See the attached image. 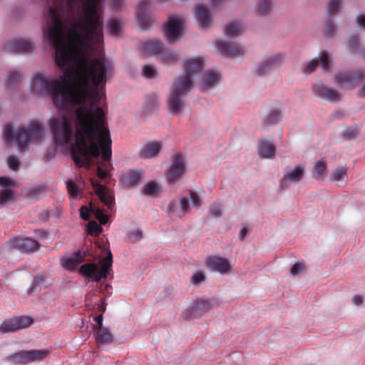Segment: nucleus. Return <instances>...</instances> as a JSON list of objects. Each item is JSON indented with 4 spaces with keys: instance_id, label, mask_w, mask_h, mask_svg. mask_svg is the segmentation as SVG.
<instances>
[{
    "instance_id": "19",
    "label": "nucleus",
    "mask_w": 365,
    "mask_h": 365,
    "mask_svg": "<svg viewBox=\"0 0 365 365\" xmlns=\"http://www.w3.org/2000/svg\"><path fill=\"white\" fill-rule=\"evenodd\" d=\"M13 181L8 177H0V185L4 187L0 191V207L4 205L6 202L11 200L14 197V192L10 189Z\"/></svg>"
},
{
    "instance_id": "42",
    "label": "nucleus",
    "mask_w": 365,
    "mask_h": 365,
    "mask_svg": "<svg viewBox=\"0 0 365 365\" xmlns=\"http://www.w3.org/2000/svg\"><path fill=\"white\" fill-rule=\"evenodd\" d=\"M87 228L91 235H98L102 231V227L95 221L89 222Z\"/></svg>"
},
{
    "instance_id": "57",
    "label": "nucleus",
    "mask_w": 365,
    "mask_h": 365,
    "mask_svg": "<svg viewBox=\"0 0 365 365\" xmlns=\"http://www.w3.org/2000/svg\"><path fill=\"white\" fill-rule=\"evenodd\" d=\"M358 24L365 29V14H361L357 17Z\"/></svg>"
},
{
    "instance_id": "49",
    "label": "nucleus",
    "mask_w": 365,
    "mask_h": 365,
    "mask_svg": "<svg viewBox=\"0 0 365 365\" xmlns=\"http://www.w3.org/2000/svg\"><path fill=\"white\" fill-rule=\"evenodd\" d=\"M305 265L302 262H296L291 268L290 273L292 275H297L300 271L304 270Z\"/></svg>"
},
{
    "instance_id": "30",
    "label": "nucleus",
    "mask_w": 365,
    "mask_h": 365,
    "mask_svg": "<svg viewBox=\"0 0 365 365\" xmlns=\"http://www.w3.org/2000/svg\"><path fill=\"white\" fill-rule=\"evenodd\" d=\"M220 75L214 71H209L203 74V88H208L213 86L219 80Z\"/></svg>"
},
{
    "instance_id": "58",
    "label": "nucleus",
    "mask_w": 365,
    "mask_h": 365,
    "mask_svg": "<svg viewBox=\"0 0 365 365\" xmlns=\"http://www.w3.org/2000/svg\"><path fill=\"white\" fill-rule=\"evenodd\" d=\"M353 302L356 305H360L363 302V297L359 295H355L353 298Z\"/></svg>"
},
{
    "instance_id": "35",
    "label": "nucleus",
    "mask_w": 365,
    "mask_h": 365,
    "mask_svg": "<svg viewBox=\"0 0 365 365\" xmlns=\"http://www.w3.org/2000/svg\"><path fill=\"white\" fill-rule=\"evenodd\" d=\"M159 185L155 182H149L143 188V193L148 196H153L159 190Z\"/></svg>"
},
{
    "instance_id": "47",
    "label": "nucleus",
    "mask_w": 365,
    "mask_h": 365,
    "mask_svg": "<svg viewBox=\"0 0 365 365\" xmlns=\"http://www.w3.org/2000/svg\"><path fill=\"white\" fill-rule=\"evenodd\" d=\"M7 163L9 167L12 170H16L19 167V161L14 156H9L7 159Z\"/></svg>"
},
{
    "instance_id": "27",
    "label": "nucleus",
    "mask_w": 365,
    "mask_h": 365,
    "mask_svg": "<svg viewBox=\"0 0 365 365\" xmlns=\"http://www.w3.org/2000/svg\"><path fill=\"white\" fill-rule=\"evenodd\" d=\"M163 44L158 40H153L143 43L142 51L148 55H158L163 51Z\"/></svg>"
},
{
    "instance_id": "55",
    "label": "nucleus",
    "mask_w": 365,
    "mask_h": 365,
    "mask_svg": "<svg viewBox=\"0 0 365 365\" xmlns=\"http://www.w3.org/2000/svg\"><path fill=\"white\" fill-rule=\"evenodd\" d=\"M158 98L155 95H150L148 97L147 103L149 105L150 108H153L157 105Z\"/></svg>"
},
{
    "instance_id": "48",
    "label": "nucleus",
    "mask_w": 365,
    "mask_h": 365,
    "mask_svg": "<svg viewBox=\"0 0 365 365\" xmlns=\"http://www.w3.org/2000/svg\"><path fill=\"white\" fill-rule=\"evenodd\" d=\"M190 198L192 202V204L194 207H199L201 205V200L197 195V194L195 192L190 191Z\"/></svg>"
},
{
    "instance_id": "24",
    "label": "nucleus",
    "mask_w": 365,
    "mask_h": 365,
    "mask_svg": "<svg viewBox=\"0 0 365 365\" xmlns=\"http://www.w3.org/2000/svg\"><path fill=\"white\" fill-rule=\"evenodd\" d=\"M15 246L26 252H32L37 250L40 246L39 243L30 237L19 238L14 240Z\"/></svg>"
},
{
    "instance_id": "54",
    "label": "nucleus",
    "mask_w": 365,
    "mask_h": 365,
    "mask_svg": "<svg viewBox=\"0 0 365 365\" xmlns=\"http://www.w3.org/2000/svg\"><path fill=\"white\" fill-rule=\"evenodd\" d=\"M80 216L83 220H88L89 217V210L86 206H82L80 208Z\"/></svg>"
},
{
    "instance_id": "56",
    "label": "nucleus",
    "mask_w": 365,
    "mask_h": 365,
    "mask_svg": "<svg viewBox=\"0 0 365 365\" xmlns=\"http://www.w3.org/2000/svg\"><path fill=\"white\" fill-rule=\"evenodd\" d=\"M180 207L183 212L185 213L189 210V202L186 197H182L180 200Z\"/></svg>"
},
{
    "instance_id": "10",
    "label": "nucleus",
    "mask_w": 365,
    "mask_h": 365,
    "mask_svg": "<svg viewBox=\"0 0 365 365\" xmlns=\"http://www.w3.org/2000/svg\"><path fill=\"white\" fill-rule=\"evenodd\" d=\"M149 6V0H142L137 9V19L143 30H147L151 26V18L148 14Z\"/></svg>"
},
{
    "instance_id": "25",
    "label": "nucleus",
    "mask_w": 365,
    "mask_h": 365,
    "mask_svg": "<svg viewBox=\"0 0 365 365\" xmlns=\"http://www.w3.org/2000/svg\"><path fill=\"white\" fill-rule=\"evenodd\" d=\"M195 16L199 26L205 29L207 28L210 23L211 19L209 15L208 9L203 4L197 5L195 7Z\"/></svg>"
},
{
    "instance_id": "59",
    "label": "nucleus",
    "mask_w": 365,
    "mask_h": 365,
    "mask_svg": "<svg viewBox=\"0 0 365 365\" xmlns=\"http://www.w3.org/2000/svg\"><path fill=\"white\" fill-rule=\"evenodd\" d=\"M94 320L98 323V326H96V327H103V314L96 317Z\"/></svg>"
},
{
    "instance_id": "21",
    "label": "nucleus",
    "mask_w": 365,
    "mask_h": 365,
    "mask_svg": "<svg viewBox=\"0 0 365 365\" xmlns=\"http://www.w3.org/2000/svg\"><path fill=\"white\" fill-rule=\"evenodd\" d=\"M162 143L150 141L143 145L139 152V156L143 158H151L156 156L162 148Z\"/></svg>"
},
{
    "instance_id": "31",
    "label": "nucleus",
    "mask_w": 365,
    "mask_h": 365,
    "mask_svg": "<svg viewBox=\"0 0 365 365\" xmlns=\"http://www.w3.org/2000/svg\"><path fill=\"white\" fill-rule=\"evenodd\" d=\"M315 178L318 180H323L327 174V160L321 158L314 165Z\"/></svg>"
},
{
    "instance_id": "64",
    "label": "nucleus",
    "mask_w": 365,
    "mask_h": 365,
    "mask_svg": "<svg viewBox=\"0 0 365 365\" xmlns=\"http://www.w3.org/2000/svg\"><path fill=\"white\" fill-rule=\"evenodd\" d=\"M122 0H112L113 4L115 8H118L121 4Z\"/></svg>"
},
{
    "instance_id": "45",
    "label": "nucleus",
    "mask_w": 365,
    "mask_h": 365,
    "mask_svg": "<svg viewBox=\"0 0 365 365\" xmlns=\"http://www.w3.org/2000/svg\"><path fill=\"white\" fill-rule=\"evenodd\" d=\"M346 177V170L344 168H337L333 174V179L335 181H339Z\"/></svg>"
},
{
    "instance_id": "63",
    "label": "nucleus",
    "mask_w": 365,
    "mask_h": 365,
    "mask_svg": "<svg viewBox=\"0 0 365 365\" xmlns=\"http://www.w3.org/2000/svg\"><path fill=\"white\" fill-rule=\"evenodd\" d=\"M53 156H54V153L53 152H48L46 154V160L47 161L50 160Z\"/></svg>"
},
{
    "instance_id": "17",
    "label": "nucleus",
    "mask_w": 365,
    "mask_h": 365,
    "mask_svg": "<svg viewBox=\"0 0 365 365\" xmlns=\"http://www.w3.org/2000/svg\"><path fill=\"white\" fill-rule=\"evenodd\" d=\"M324 71H328L331 64L330 58L329 53L324 51L321 52L319 55V61L317 58L312 59L311 61L308 63L307 66L305 67L304 72L307 73H310L313 72L316 67L319 65V63Z\"/></svg>"
},
{
    "instance_id": "62",
    "label": "nucleus",
    "mask_w": 365,
    "mask_h": 365,
    "mask_svg": "<svg viewBox=\"0 0 365 365\" xmlns=\"http://www.w3.org/2000/svg\"><path fill=\"white\" fill-rule=\"evenodd\" d=\"M101 225H105L108 220V217L106 215H103L101 218L98 220Z\"/></svg>"
},
{
    "instance_id": "8",
    "label": "nucleus",
    "mask_w": 365,
    "mask_h": 365,
    "mask_svg": "<svg viewBox=\"0 0 365 365\" xmlns=\"http://www.w3.org/2000/svg\"><path fill=\"white\" fill-rule=\"evenodd\" d=\"M185 170V161L181 154H176L166 174V180L169 183H175Z\"/></svg>"
},
{
    "instance_id": "9",
    "label": "nucleus",
    "mask_w": 365,
    "mask_h": 365,
    "mask_svg": "<svg viewBox=\"0 0 365 365\" xmlns=\"http://www.w3.org/2000/svg\"><path fill=\"white\" fill-rule=\"evenodd\" d=\"M184 20L180 16H170L165 28V35L168 40L175 41L180 35Z\"/></svg>"
},
{
    "instance_id": "33",
    "label": "nucleus",
    "mask_w": 365,
    "mask_h": 365,
    "mask_svg": "<svg viewBox=\"0 0 365 365\" xmlns=\"http://www.w3.org/2000/svg\"><path fill=\"white\" fill-rule=\"evenodd\" d=\"M160 54L161 61L165 65H170L174 63L178 58V53L176 52L170 50H164L163 48Z\"/></svg>"
},
{
    "instance_id": "29",
    "label": "nucleus",
    "mask_w": 365,
    "mask_h": 365,
    "mask_svg": "<svg viewBox=\"0 0 365 365\" xmlns=\"http://www.w3.org/2000/svg\"><path fill=\"white\" fill-rule=\"evenodd\" d=\"M224 31L227 36H237L242 34L243 27L240 22L232 21L225 26Z\"/></svg>"
},
{
    "instance_id": "14",
    "label": "nucleus",
    "mask_w": 365,
    "mask_h": 365,
    "mask_svg": "<svg viewBox=\"0 0 365 365\" xmlns=\"http://www.w3.org/2000/svg\"><path fill=\"white\" fill-rule=\"evenodd\" d=\"M93 187L101 202L107 206L108 209L112 210L115 205V199L110 190L97 182L93 183Z\"/></svg>"
},
{
    "instance_id": "52",
    "label": "nucleus",
    "mask_w": 365,
    "mask_h": 365,
    "mask_svg": "<svg viewBox=\"0 0 365 365\" xmlns=\"http://www.w3.org/2000/svg\"><path fill=\"white\" fill-rule=\"evenodd\" d=\"M205 275L202 272H196L192 277V282L195 284H199L205 280Z\"/></svg>"
},
{
    "instance_id": "37",
    "label": "nucleus",
    "mask_w": 365,
    "mask_h": 365,
    "mask_svg": "<svg viewBox=\"0 0 365 365\" xmlns=\"http://www.w3.org/2000/svg\"><path fill=\"white\" fill-rule=\"evenodd\" d=\"M271 9V1L269 0H261L257 7L258 15L263 16L267 14Z\"/></svg>"
},
{
    "instance_id": "7",
    "label": "nucleus",
    "mask_w": 365,
    "mask_h": 365,
    "mask_svg": "<svg viewBox=\"0 0 365 365\" xmlns=\"http://www.w3.org/2000/svg\"><path fill=\"white\" fill-rule=\"evenodd\" d=\"M34 323V319L28 316H19L9 318L0 324V333L16 332L26 329Z\"/></svg>"
},
{
    "instance_id": "3",
    "label": "nucleus",
    "mask_w": 365,
    "mask_h": 365,
    "mask_svg": "<svg viewBox=\"0 0 365 365\" xmlns=\"http://www.w3.org/2000/svg\"><path fill=\"white\" fill-rule=\"evenodd\" d=\"M203 61L200 58H190L185 63V73L179 76L175 82L168 99V107L173 113H179L183 107L182 97L192 88V79L194 75L201 71Z\"/></svg>"
},
{
    "instance_id": "38",
    "label": "nucleus",
    "mask_w": 365,
    "mask_h": 365,
    "mask_svg": "<svg viewBox=\"0 0 365 365\" xmlns=\"http://www.w3.org/2000/svg\"><path fill=\"white\" fill-rule=\"evenodd\" d=\"M46 190L45 186H38L35 187L31 188L28 192L27 195L30 198H36L38 199L40 196H41Z\"/></svg>"
},
{
    "instance_id": "11",
    "label": "nucleus",
    "mask_w": 365,
    "mask_h": 365,
    "mask_svg": "<svg viewBox=\"0 0 365 365\" xmlns=\"http://www.w3.org/2000/svg\"><path fill=\"white\" fill-rule=\"evenodd\" d=\"M365 76V72L362 70L356 71L351 73L347 72H339L335 76L336 81L338 83L354 86L359 83Z\"/></svg>"
},
{
    "instance_id": "36",
    "label": "nucleus",
    "mask_w": 365,
    "mask_h": 365,
    "mask_svg": "<svg viewBox=\"0 0 365 365\" xmlns=\"http://www.w3.org/2000/svg\"><path fill=\"white\" fill-rule=\"evenodd\" d=\"M66 187H67L68 192L71 197H72V198L78 197V196L79 195L80 190H79L78 186L74 181H73L71 180H68L66 181Z\"/></svg>"
},
{
    "instance_id": "1",
    "label": "nucleus",
    "mask_w": 365,
    "mask_h": 365,
    "mask_svg": "<svg viewBox=\"0 0 365 365\" xmlns=\"http://www.w3.org/2000/svg\"><path fill=\"white\" fill-rule=\"evenodd\" d=\"M103 0H66L68 11L73 18L64 34L61 11L55 4L48 6L47 38L55 49L57 66L66 68L62 80L71 81L73 87L65 86L56 79H48L36 73L32 80V90L38 94H50L56 107L71 109L77 106L71 117L53 118L49 126L57 146L67 145L73 137V124L76 125L78 110L84 107L94 112L103 97L98 86L105 85L108 64L104 59L92 58L96 45L103 41V18L101 6Z\"/></svg>"
},
{
    "instance_id": "6",
    "label": "nucleus",
    "mask_w": 365,
    "mask_h": 365,
    "mask_svg": "<svg viewBox=\"0 0 365 365\" xmlns=\"http://www.w3.org/2000/svg\"><path fill=\"white\" fill-rule=\"evenodd\" d=\"M51 354L48 349H32L21 351L10 356V359L16 364H26L29 362L42 360Z\"/></svg>"
},
{
    "instance_id": "41",
    "label": "nucleus",
    "mask_w": 365,
    "mask_h": 365,
    "mask_svg": "<svg viewBox=\"0 0 365 365\" xmlns=\"http://www.w3.org/2000/svg\"><path fill=\"white\" fill-rule=\"evenodd\" d=\"M143 74L145 78H153L157 76L156 68L151 65H145L142 69Z\"/></svg>"
},
{
    "instance_id": "50",
    "label": "nucleus",
    "mask_w": 365,
    "mask_h": 365,
    "mask_svg": "<svg viewBox=\"0 0 365 365\" xmlns=\"http://www.w3.org/2000/svg\"><path fill=\"white\" fill-rule=\"evenodd\" d=\"M335 26L331 20L329 21L326 25L325 34L327 36H331L334 32Z\"/></svg>"
},
{
    "instance_id": "15",
    "label": "nucleus",
    "mask_w": 365,
    "mask_h": 365,
    "mask_svg": "<svg viewBox=\"0 0 365 365\" xmlns=\"http://www.w3.org/2000/svg\"><path fill=\"white\" fill-rule=\"evenodd\" d=\"M216 46L222 54L231 58L241 56L245 52L243 47L235 46L226 42L218 41L216 43Z\"/></svg>"
},
{
    "instance_id": "20",
    "label": "nucleus",
    "mask_w": 365,
    "mask_h": 365,
    "mask_svg": "<svg viewBox=\"0 0 365 365\" xmlns=\"http://www.w3.org/2000/svg\"><path fill=\"white\" fill-rule=\"evenodd\" d=\"M313 91L317 96L327 101H334L339 99V94L336 91L328 88L322 83L315 85Z\"/></svg>"
},
{
    "instance_id": "13",
    "label": "nucleus",
    "mask_w": 365,
    "mask_h": 365,
    "mask_svg": "<svg viewBox=\"0 0 365 365\" xmlns=\"http://www.w3.org/2000/svg\"><path fill=\"white\" fill-rule=\"evenodd\" d=\"M205 263L209 269L221 274L227 273L230 269L229 261L227 259L216 256L208 257Z\"/></svg>"
},
{
    "instance_id": "34",
    "label": "nucleus",
    "mask_w": 365,
    "mask_h": 365,
    "mask_svg": "<svg viewBox=\"0 0 365 365\" xmlns=\"http://www.w3.org/2000/svg\"><path fill=\"white\" fill-rule=\"evenodd\" d=\"M21 80V74L16 71H11L8 72L7 78L6 80V85L10 88L17 85Z\"/></svg>"
},
{
    "instance_id": "16",
    "label": "nucleus",
    "mask_w": 365,
    "mask_h": 365,
    "mask_svg": "<svg viewBox=\"0 0 365 365\" xmlns=\"http://www.w3.org/2000/svg\"><path fill=\"white\" fill-rule=\"evenodd\" d=\"M143 172L140 170H130L120 176V182L126 187L136 185L141 180Z\"/></svg>"
},
{
    "instance_id": "12",
    "label": "nucleus",
    "mask_w": 365,
    "mask_h": 365,
    "mask_svg": "<svg viewBox=\"0 0 365 365\" xmlns=\"http://www.w3.org/2000/svg\"><path fill=\"white\" fill-rule=\"evenodd\" d=\"M213 305L210 299L197 298L189 307L188 312L192 317H200L212 309Z\"/></svg>"
},
{
    "instance_id": "39",
    "label": "nucleus",
    "mask_w": 365,
    "mask_h": 365,
    "mask_svg": "<svg viewBox=\"0 0 365 365\" xmlns=\"http://www.w3.org/2000/svg\"><path fill=\"white\" fill-rule=\"evenodd\" d=\"M281 119V113L278 110H272L266 118L268 124H275Z\"/></svg>"
},
{
    "instance_id": "23",
    "label": "nucleus",
    "mask_w": 365,
    "mask_h": 365,
    "mask_svg": "<svg viewBox=\"0 0 365 365\" xmlns=\"http://www.w3.org/2000/svg\"><path fill=\"white\" fill-rule=\"evenodd\" d=\"M283 60L282 54H276L267 60L264 61L262 63L258 65L256 71L259 76H263L268 72L272 68L279 65Z\"/></svg>"
},
{
    "instance_id": "43",
    "label": "nucleus",
    "mask_w": 365,
    "mask_h": 365,
    "mask_svg": "<svg viewBox=\"0 0 365 365\" xmlns=\"http://www.w3.org/2000/svg\"><path fill=\"white\" fill-rule=\"evenodd\" d=\"M143 237V233L140 230H135L128 234V240L130 242H135Z\"/></svg>"
},
{
    "instance_id": "40",
    "label": "nucleus",
    "mask_w": 365,
    "mask_h": 365,
    "mask_svg": "<svg viewBox=\"0 0 365 365\" xmlns=\"http://www.w3.org/2000/svg\"><path fill=\"white\" fill-rule=\"evenodd\" d=\"M108 30L111 35L117 36L121 30L120 23L117 19L110 20L109 22Z\"/></svg>"
},
{
    "instance_id": "32",
    "label": "nucleus",
    "mask_w": 365,
    "mask_h": 365,
    "mask_svg": "<svg viewBox=\"0 0 365 365\" xmlns=\"http://www.w3.org/2000/svg\"><path fill=\"white\" fill-rule=\"evenodd\" d=\"M304 166L299 165L291 170L285 176L284 180H289L294 182H299L304 176Z\"/></svg>"
},
{
    "instance_id": "18",
    "label": "nucleus",
    "mask_w": 365,
    "mask_h": 365,
    "mask_svg": "<svg viewBox=\"0 0 365 365\" xmlns=\"http://www.w3.org/2000/svg\"><path fill=\"white\" fill-rule=\"evenodd\" d=\"M31 49V43L23 39L13 40L5 46V51L11 53H26L29 52Z\"/></svg>"
},
{
    "instance_id": "5",
    "label": "nucleus",
    "mask_w": 365,
    "mask_h": 365,
    "mask_svg": "<svg viewBox=\"0 0 365 365\" xmlns=\"http://www.w3.org/2000/svg\"><path fill=\"white\" fill-rule=\"evenodd\" d=\"M113 263V256L110 252H108V256L103 259V264L101 269L95 263H86L81 266L79 268V273L91 279L93 282H99L103 278H106L108 270L111 267Z\"/></svg>"
},
{
    "instance_id": "60",
    "label": "nucleus",
    "mask_w": 365,
    "mask_h": 365,
    "mask_svg": "<svg viewBox=\"0 0 365 365\" xmlns=\"http://www.w3.org/2000/svg\"><path fill=\"white\" fill-rule=\"evenodd\" d=\"M248 233V230L247 227H243L240 232V238L241 240H244V238L247 236Z\"/></svg>"
},
{
    "instance_id": "53",
    "label": "nucleus",
    "mask_w": 365,
    "mask_h": 365,
    "mask_svg": "<svg viewBox=\"0 0 365 365\" xmlns=\"http://www.w3.org/2000/svg\"><path fill=\"white\" fill-rule=\"evenodd\" d=\"M359 45V38L357 36H352L349 39V46L351 48H356Z\"/></svg>"
},
{
    "instance_id": "51",
    "label": "nucleus",
    "mask_w": 365,
    "mask_h": 365,
    "mask_svg": "<svg viewBox=\"0 0 365 365\" xmlns=\"http://www.w3.org/2000/svg\"><path fill=\"white\" fill-rule=\"evenodd\" d=\"M90 210L91 212L95 215L96 217L98 220L101 218L103 215H105V214L103 213V210L101 208L96 207L94 205H91Z\"/></svg>"
},
{
    "instance_id": "4",
    "label": "nucleus",
    "mask_w": 365,
    "mask_h": 365,
    "mask_svg": "<svg viewBox=\"0 0 365 365\" xmlns=\"http://www.w3.org/2000/svg\"><path fill=\"white\" fill-rule=\"evenodd\" d=\"M4 137L6 143L15 140L19 149L24 150L27 148L29 143L37 142L42 139L43 125L38 122H34L27 128H20L14 134L11 125H7L4 130Z\"/></svg>"
},
{
    "instance_id": "2",
    "label": "nucleus",
    "mask_w": 365,
    "mask_h": 365,
    "mask_svg": "<svg viewBox=\"0 0 365 365\" xmlns=\"http://www.w3.org/2000/svg\"><path fill=\"white\" fill-rule=\"evenodd\" d=\"M75 143L71 148V155L78 168H88L93 164L92 158L99 157L101 149L103 161L97 166L96 174L101 179L110 177L113 169L110 131L105 120L102 108H96L94 112L80 108L77 113Z\"/></svg>"
},
{
    "instance_id": "26",
    "label": "nucleus",
    "mask_w": 365,
    "mask_h": 365,
    "mask_svg": "<svg viewBox=\"0 0 365 365\" xmlns=\"http://www.w3.org/2000/svg\"><path fill=\"white\" fill-rule=\"evenodd\" d=\"M96 341L98 344H108L113 341V336L107 328L93 327Z\"/></svg>"
},
{
    "instance_id": "28",
    "label": "nucleus",
    "mask_w": 365,
    "mask_h": 365,
    "mask_svg": "<svg viewBox=\"0 0 365 365\" xmlns=\"http://www.w3.org/2000/svg\"><path fill=\"white\" fill-rule=\"evenodd\" d=\"M276 148L273 143L266 140H261L259 143V154L262 158H270L275 154Z\"/></svg>"
},
{
    "instance_id": "44",
    "label": "nucleus",
    "mask_w": 365,
    "mask_h": 365,
    "mask_svg": "<svg viewBox=\"0 0 365 365\" xmlns=\"http://www.w3.org/2000/svg\"><path fill=\"white\" fill-rule=\"evenodd\" d=\"M209 212L212 217H220L222 215V206L218 203H213L210 205Z\"/></svg>"
},
{
    "instance_id": "61",
    "label": "nucleus",
    "mask_w": 365,
    "mask_h": 365,
    "mask_svg": "<svg viewBox=\"0 0 365 365\" xmlns=\"http://www.w3.org/2000/svg\"><path fill=\"white\" fill-rule=\"evenodd\" d=\"M106 306L103 302L98 304V310L100 312H101L102 314L106 311Z\"/></svg>"
},
{
    "instance_id": "46",
    "label": "nucleus",
    "mask_w": 365,
    "mask_h": 365,
    "mask_svg": "<svg viewBox=\"0 0 365 365\" xmlns=\"http://www.w3.org/2000/svg\"><path fill=\"white\" fill-rule=\"evenodd\" d=\"M340 0H330L328 13L330 16L336 13L339 6Z\"/></svg>"
},
{
    "instance_id": "22",
    "label": "nucleus",
    "mask_w": 365,
    "mask_h": 365,
    "mask_svg": "<svg viewBox=\"0 0 365 365\" xmlns=\"http://www.w3.org/2000/svg\"><path fill=\"white\" fill-rule=\"evenodd\" d=\"M86 257L85 252L78 250L75 252L71 257L61 259L62 266L67 270L73 271L77 264L83 262Z\"/></svg>"
}]
</instances>
